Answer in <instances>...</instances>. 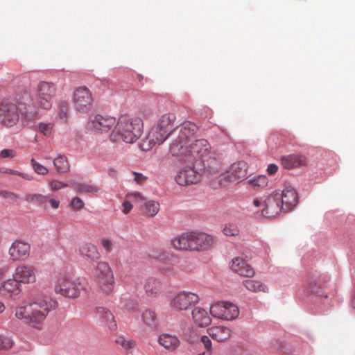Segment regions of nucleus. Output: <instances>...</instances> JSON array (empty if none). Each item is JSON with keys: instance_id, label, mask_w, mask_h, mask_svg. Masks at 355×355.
Listing matches in <instances>:
<instances>
[{"instance_id": "obj_1", "label": "nucleus", "mask_w": 355, "mask_h": 355, "mask_svg": "<svg viewBox=\"0 0 355 355\" xmlns=\"http://www.w3.org/2000/svg\"><path fill=\"white\" fill-rule=\"evenodd\" d=\"M56 305L57 302L50 297L38 298L27 306L17 307L15 309V315L25 323L39 328L49 312L54 309Z\"/></svg>"}, {"instance_id": "obj_2", "label": "nucleus", "mask_w": 355, "mask_h": 355, "mask_svg": "<svg viewBox=\"0 0 355 355\" xmlns=\"http://www.w3.org/2000/svg\"><path fill=\"white\" fill-rule=\"evenodd\" d=\"M144 132V123L141 118L121 116L109 135L113 143L123 141L133 144L141 137Z\"/></svg>"}, {"instance_id": "obj_3", "label": "nucleus", "mask_w": 355, "mask_h": 355, "mask_svg": "<svg viewBox=\"0 0 355 355\" xmlns=\"http://www.w3.org/2000/svg\"><path fill=\"white\" fill-rule=\"evenodd\" d=\"M88 282L84 277L71 279L69 277L63 275L56 280L53 291L62 297L69 299H76L80 296L83 291H86Z\"/></svg>"}, {"instance_id": "obj_4", "label": "nucleus", "mask_w": 355, "mask_h": 355, "mask_svg": "<svg viewBox=\"0 0 355 355\" xmlns=\"http://www.w3.org/2000/svg\"><path fill=\"white\" fill-rule=\"evenodd\" d=\"M92 276L101 291L106 295L113 293L114 277L113 271L106 261H99L94 267Z\"/></svg>"}, {"instance_id": "obj_5", "label": "nucleus", "mask_w": 355, "mask_h": 355, "mask_svg": "<svg viewBox=\"0 0 355 355\" xmlns=\"http://www.w3.org/2000/svg\"><path fill=\"white\" fill-rule=\"evenodd\" d=\"M56 93L57 87L54 83L40 81L35 88L33 98L39 107L44 110H49L52 107Z\"/></svg>"}, {"instance_id": "obj_6", "label": "nucleus", "mask_w": 355, "mask_h": 355, "mask_svg": "<svg viewBox=\"0 0 355 355\" xmlns=\"http://www.w3.org/2000/svg\"><path fill=\"white\" fill-rule=\"evenodd\" d=\"M215 153L211 150V147L207 140L205 139H196L189 146L187 162L193 160L207 162L209 159L214 158Z\"/></svg>"}, {"instance_id": "obj_7", "label": "nucleus", "mask_w": 355, "mask_h": 355, "mask_svg": "<svg viewBox=\"0 0 355 355\" xmlns=\"http://www.w3.org/2000/svg\"><path fill=\"white\" fill-rule=\"evenodd\" d=\"M248 164L244 161L234 163L229 171L219 176V184L222 187H227L230 183L239 182L247 175Z\"/></svg>"}, {"instance_id": "obj_8", "label": "nucleus", "mask_w": 355, "mask_h": 355, "mask_svg": "<svg viewBox=\"0 0 355 355\" xmlns=\"http://www.w3.org/2000/svg\"><path fill=\"white\" fill-rule=\"evenodd\" d=\"M210 314L218 319L233 320L239 315V307L229 302H218L210 306Z\"/></svg>"}, {"instance_id": "obj_9", "label": "nucleus", "mask_w": 355, "mask_h": 355, "mask_svg": "<svg viewBox=\"0 0 355 355\" xmlns=\"http://www.w3.org/2000/svg\"><path fill=\"white\" fill-rule=\"evenodd\" d=\"M19 105L2 101L0 102V122L5 126L12 127L19 120Z\"/></svg>"}, {"instance_id": "obj_10", "label": "nucleus", "mask_w": 355, "mask_h": 355, "mask_svg": "<svg viewBox=\"0 0 355 355\" xmlns=\"http://www.w3.org/2000/svg\"><path fill=\"white\" fill-rule=\"evenodd\" d=\"M197 294L189 291H180L176 293L170 300V306L177 311L187 310L191 306L199 302Z\"/></svg>"}, {"instance_id": "obj_11", "label": "nucleus", "mask_w": 355, "mask_h": 355, "mask_svg": "<svg viewBox=\"0 0 355 355\" xmlns=\"http://www.w3.org/2000/svg\"><path fill=\"white\" fill-rule=\"evenodd\" d=\"M92 96L88 88L80 87L73 93L75 108L79 112L86 113L91 110Z\"/></svg>"}, {"instance_id": "obj_12", "label": "nucleus", "mask_w": 355, "mask_h": 355, "mask_svg": "<svg viewBox=\"0 0 355 355\" xmlns=\"http://www.w3.org/2000/svg\"><path fill=\"white\" fill-rule=\"evenodd\" d=\"M190 251H203L209 249L214 243L211 236L201 232H189Z\"/></svg>"}, {"instance_id": "obj_13", "label": "nucleus", "mask_w": 355, "mask_h": 355, "mask_svg": "<svg viewBox=\"0 0 355 355\" xmlns=\"http://www.w3.org/2000/svg\"><path fill=\"white\" fill-rule=\"evenodd\" d=\"M280 198L275 191L269 195L263 202V207L261 210V215L267 218L277 216L283 209Z\"/></svg>"}, {"instance_id": "obj_14", "label": "nucleus", "mask_w": 355, "mask_h": 355, "mask_svg": "<svg viewBox=\"0 0 355 355\" xmlns=\"http://www.w3.org/2000/svg\"><path fill=\"white\" fill-rule=\"evenodd\" d=\"M31 245L29 243L16 240L9 248L8 254L12 261H22L27 259L30 255Z\"/></svg>"}, {"instance_id": "obj_15", "label": "nucleus", "mask_w": 355, "mask_h": 355, "mask_svg": "<svg viewBox=\"0 0 355 355\" xmlns=\"http://www.w3.org/2000/svg\"><path fill=\"white\" fill-rule=\"evenodd\" d=\"M200 180V174L191 166L180 170L175 177L176 183L180 186L195 184L198 183Z\"/></svg>"}, {"instance_id": "obj_16", "label": "nucleus", "mask_w": 355, "mask_h": 355, "mask_svg": "<svg viewBox=\"0 0 355 355\" xmlns=\"http://www.w3.org/2000/svg\"><path fill=\"white\" fill-rule=\"evenodd\" d=\"M198 129V126L194 123L184 121L171 130V136L187 143L189 139L194 136Z\"/></svg>"}, {"instance_id": "obj_17", "label": "nucleus", "mask_w": 355, "mask_h": 355, "mask_svg": "<svg viewBox=\"0 0 355 355\" xmlns=\"http://www.w3.org/2000/svg\"><path fill=\"white\" fill-rule=\"evenodd\" d=\"M92 128L96 133L107 132L114 128L117 121L114 117L110 116L96 115L91 121Z\"/></svg>"}, {"instance_id": "obj_18", "label": "nucleus", "mask_w": 355, "mask_h": 355, "mask_svg": "<svg viewBox=\"0 0 355 355\" xmlns=\"http://www.w3.org/2000/svg\"><path fill=\"white\" fill-rule=\"evenodd\" d=\"M275 192L277 196H281V204L285 211L291 210L297 205L298 198L294 189L287 187L282 191H276Z\"/></svg>"}, {"instance_id": "obj_19", "label": "nucleus", "mask_w": 355, "mask_h": 355, "mask_svg": "<svg viewBox=\"0 0 355 355\" xmlns=\"http://www.w3.org/2000/svg\"><path fill=\"white\" fill-rule=\"evenodd\" d=\"M14 277L19 284H33L37 280L34 267L26 265L17 267Z\"/></svg>"}, {"instance_id": "obj_20", "label": "nucleus", "mask_w": 355, "mask_h": 355, "mask_svg": "<svg viewBox=\"0 0 355 355\" xmlns=\"http://www.w3.org/2000/svg\"><path fill=\"white\" fill-rule=\"evenodd\" d=\"M230 268L234 272L241 276L252 277L255 272L253 268L241 257H237L232 260Z\"/></svg>"}, {"instance_id": "obj_21", "label": "nucleus", "mask_w": 355, "mask_h": 355, "mask_svg": "<svg viewBox=\"0 0 355 355\" xmlns=\"http://www.w3.org/2000/svg\"><path fill=\"white\" fill-rule=\"evenodd\" d=\"M21 291V285L15 278L8 279L0 287V294L5 298H15Z\"/></svg>"}, {"instance_id": "obj_22", "label": "nucleus", "mask_w": 355, "mask_h": 355, "mask_svg": "<svg viewBox=\"0 0 355 355\" xmlns=\"http://www.w3.org/2000/svg\"><path fill=\"white\" fill-rule=\"evenodd\" d=\"M186 144L187 142L174 137L169 147L171 154L183 162H187L189 146H186Z\"/></svg>"}, {"instance_id": "obj_23", "label": "nucleus", "mask_w": 355, "mask_h": 355, "mask_svg": "<svg viewBox=\"0 0 355 355\" xmlns=\"http://www.w3.org/2000/svg\"><path fill=\"white\" fill-rule=\"evenodd\" d=\"M19 116H21V121L26 125L34 123L38 119L39 114L35 108L22 103L19 104Z\"/></svg>"}, {"instance_id": "obj_24", "label": "nucleus", "mask_w": 355, "mask_h": 355, "mask_svg": "<svg viewBox=\"0 0 355 355\" xmlns=\"http://www.w3.org/2000/svg\"><path fill=\"white\" fill-rule=\"evenodd\" d=\"M281 163L284 168L290 169L306 166L307 159L305 156L300 154L289 155L282 157Z\"/></svg>"}, {"instance_id": "obj_25", "label": "nucleus", "mask_w": 355, "mask_h": 355, "mask_svg": "<svg viewBox=\"0 0 355 355\" xmlns=\"http://www.w3.org/2000/svg\"><path fill=\"white\" fill-rule=\"evenodd\" d=\"M96 317L105 323L107 327L114 330L116 328L113 314L105 307H97L95 310Z\"/></svg>"}, {"instance_id": "obj_26", "label": "nucleus", "mask_w": 355, "mask_h": 355, "mask_svg": "<svg viewBox=\"0 0 355 355\" xmlns=\"http://www.w3.org/2000/svg\"><path fill=\"white\" fill-rule=\"evenodd\" d=\"M158 343L166 349L171 352L176 350L180 344V341L176 336L168 334L159 335L158 337Z\"/></svg>"}, {"instance_id": "obj_27", "label": "nucleus", "mask_w": 355, "mask_h": 355, "mask_svg": "<svg viewBox=\"0 0 355 355\" xmlns=\"http://www.w3.org/2000/svg\"><path fill=\"white\" fill-rule=\"evenodd\" d=\"M191 314L194 322L200 327H206L211 323V320L207 312L201 307H195Z\"/></svg>"}, {"instance_id": "obj_28", "label": "nucleus", "mask_w": 355, "mask_h": 355, "mask_svg": "<svg viewBox=\"0 0 355 355\" xmlns=\"http://www.w3.org/2000/svg\"><path fill=\"white\" fill-rule=\"evenodd\" d=\"M207 333L213 339L222 342L230 338L231 330L223 326H217L208 329Z\"/></svg>"}, {"instance_id": "obj_29", "label": "nucleus", "mask_w": 355, "mask_h": 355, "mask_svg": "<svg viewBox=\"0 0 355 355\" xmlns=\"http://www.w3.org/2000/svg\"><path fill=\"white\" fill-rule=\"evenodd\" d=\"M162 284L160 280L154 278H148L144 284V289L146 295L148 297H156L161 291Z\"/></svg>"}, {"instance_id": "obj_30", "label": "nucleus", "mask_w": 355, "mask_h": 355, "mask_svg": "<svg viewBox=\"0 0 355 355\" xmlns=\"http://www.w3.org/2000/svg\"><path fill=\"white\" fill-rule=\"evenodd\" d=\"M171 244L175 250H190L189 232L184 233L179 236L173 238L171 240Z\"/></svg>"}, {"instance_id": "obj_31", "label": "nucleus", "mask_w": 355, "mask_h": 355, "mask_svg": "<svg viewBox=\"0 0 355 355\" xmlns=\"http://www.w3.org/2000/svg\"><path fill=\"white\" fill-rule=\"evenodd\" d=\"M79 252L82 255L93 261H97L100 258V254L96 247L92 243H83L79 248Z\"/></svg>"}, {"instance_id": "obj_32", "label": "nucleus", "mask_w": 355, "mask_h": 355, "mask_svg": "<svg viewBox=\"0 0 355 355\" xmlns=\"http://www.w3.org/2000/svg\"><path fill=\"white\" fill-rule=\"evenodd\" d=\"M176 120V116L173 113H166L161 116L157 123V128L160 130H164L169 132Z\"/></svg>"}, {"instance_id": "obj_33", "label": "nucleus", "mask_w": 355, "mask_h": 355, "mask_svg": "<svg viewBox=\"0 0 355 355\" xmlns=\"http://www.w3.org/2000/svg\"><path fill=\"white\" fill-rule=\"evenodd\" d=\"M71 187L77 192L82 193H94L98 191V187L95 184L85 182H70Z\"/></svg>"}, {"instance_id": "obj_34", "label": "nucleus", "mask_w": 355, "mask_h": 355, "mask_svg": "<svg viewBox=\"0 0 355 355\" xmlns=\"http://www.w3.org/2000/svg\"><path fill=\"white\" fill-rule=\"evenodd\" d=\"M141 320L149 328L155 329L157 327L156 313L151 309H146L142 312Z\"/></svg>"}, {"instance_id": "obj_35", "label": "nucleus", "mask_w": 355, "mask_h": 355, "mask_svg": "<svg viewBox=\"0 0 355 355\" xmlns=\"http://www.w3.org/2000/svg\"><path fill=\"white\" fill-rule=\"evenodd\" d=\"M153 139L155 143L156 144H162L168 137L171 136V131L167 132L164 130H160L156 126L155 128L152 129V130L148 134Z\"/></svg>"}, {"instance_id": "obj_36", "label": "nucleus", "mask_w": 355, "mask_h": 355, "mask_svg": "<svg viewBox=\"0 0 355 355\" xmlns=\"http://www.w3.org/2000/svg\"><path fill=\"white\" fill-rule=\"evenodd\" d=\"M55 123L53 121L40 122L37 125V130L45 137H51L54 133Z\"/></svg>"}, {"instance_id": "obj_37", "label": "nucleus", "mask_w": 355, "mask_h": 355, "mask_svg": "<svg viewBox=\"0 0 355 355\" xmlns=\"http://www.w3.org/2000/svg\"><path fill=\"white\" fill-rule=\"evenodd\" d=\"M53 164L60 173H66L69 171V164L64 156L59 155L53 159Z\"/></svg>"}, {"instance_id": "obj_38", "label": "nucleus", "mask_w": 355, "mask_h": 355, "mask_svg": "<svg viewBox=\"0 0 355 355\" xmlns=\"http://www.w3.org/2000/svg\"><path fill=\"white\" fill-rule=\"evenodd\" d=\"M159 210V204L153 200L146 202L144 205V213L150 216H155Z\"/></svg>"}, {"instance_id": "obj_39", "label": "nucleus", "mask_w": 355, "mask_h": 355, "mask_svg": "<svg viewBox=\"0 0 355 355\" xmlns=\"http://www.w3.org/2000/svg\"><path fill=\"white\" fill-rule=\"evenodd\" d=\"M243 284L249 291L252 292L264 291L265 286L258 281L247 279L243 281Z\"/></svg>"}, {"instance_id": "obj_40", "label": "nucleus", "mask_w": 355, "mask_h": 355, "mask_svg": "<svg viewBox=\"0 0 355 355\" xmlns=\"http://www.w3.org/2000/svg\"><path fill=\"white\" fill-rule=\"evenodd\" d=\"M69 107L65 101H60L58 105V117L63 122L66 123L68 119Z\"/></svg>"}, {"instance_id": "obj_41", "label": "nucleus", "mask_w": 355, "mask_h": 355, "mask_svg": "<svg viewBox=\"0 0 355 355\" xmlns=\"http://www.w3.org/2000/svg\"><path fill=\"white\" fill-rule=\"evenodd\" d=\"M248 184L253 189L263 188L268 184V179L265 175H259L254 179L250 180Z\"/></svg>"}, {"instance_id": "obj_42", "label": "nucleus", "mask_w": 355, "mask_h": 355, "mask_svg": "<svg viewBox=\"0 0 355 355\" xmlns=\"http://www.w3.org/2000/svg\"><path fill=\"white\" fill-rule=\"evenodd\" d=\"M115 342L117 345L121 346L126 351L132 350L136 345L135 341L132 340H126L123 336L118 337Z\"/></svg>"}, {"instance_id": "obj_43", "label": "nucleus", "mask_w": 355, "mask_h": 355, "mask_svg": "<svg viewBox=\"0 0 355 355\" xmlns=\"http://www.w3.org/2000/svg\"><path fill=\"white\" fill-rule=\"evenodd\" d=\"M25 199L28 202L43 205L47 202L48 197L42 194H28Z\"/></svg>"}, {"instance_id": "obj_44", "label": "nucleus", "mask_w": 355, "mask_h": 355, "mask_svg": "<svg viewBox=\"0 0 355 355\" xmlns=\"http://www.w3.org/2000/svg\"><path fill=\"white\" fill-rule=\"evenodd\" d=\"M223 232L227 236H236L239 234L240 231L237 225L229 223L224 225Z\"/></svg>"}, {"instance_id": "obj_45", "label": "nucleus", "mask_w": 355, "mask_h": 355, "mask_svg": "<svg viewBox=\"0 0 355 355\" xmlns=\"http://www.w3.org/2000/svg\"><path fill=\"white\" fill-rule=\"evenodd\" d=\"M306 290L308 293L320 295L322 294L320 284L315 280L311 281L308 283Z\"/></svg>"}, {"instance_id": "obj_46", "label": "nucleus", "mask_w": 355, "mask_h": 355, "mask_svg": "<svg viewBox=\"0 0 355 355\" xmlns=\"http://www.w3.org/2000/svg\"><path fill=\"white\" fill-rule=\"evenodd\" d=\"M155 145H156V144L153 139L148 135V137L139 144V146L141 150L147 151L151 149Z\"/></svg>"}, {"instance_id": "obj_47", "label": "nucleus", "mask_w": 355, "mask_h": 355, "mask_svg": "<svg viewBox=\"0 0 355 355\" xmlns=\"http://www.w3.org/2000/svg\"><path fill=\"white\" fill-rule=\"evenodd\" d=\"M31 163L35 172L37 174L46 175L48 173L49 170L40 163L37 162L33 158L31 159Z\"/></svg>"}, {"instance_id": "obj_48", "label": "nucleus", "mask_w": 355, "mask_h": 355, "mask_svg": "<svg viewBox=\"0 0 355 355\" xmlns=\"http://www.w3.org/2000/svg\"><path fill=\"white\" fill-rule=\"evenodd\" d=\"M125 198L131 200V202L138 203L143 202L146 200L145 198L139 192L128 193L126 195Z\"/></svg>"}, {"instance_id": "obj_49", "label": "nucleus", "mask_w": 355, "mask_h": 355, "mask_svg": "<svg viewBox=\"0 0 355 355\" xmlns=\"http://www.w3.org/2000/svg\"><path fill=\"white\" fill-rule=\"evenodd\" d=\"M12 346L13 342L10 338L0 336V350H8Z\"/></svg>"}, {"instance_id": "obj_50", "label": "nucleus", "mask_w": 355, "mask_h": 355, "mask_svg": "<svg viewBox=\"0 0 355 355\" xmlns=\"http://www.w3.org/2000/svg\"><path fill=\"white\" fill-rule=\"evenodd\" d=\"M71 205L73 209L77 210H80L84 207L83 201L78 197L73 198L71 200Z\"/></svg>"}, {"instance_id": "obj_51", "label": "nucleus", "mask_w": 355, "mask_h": 355, "mask_svg": "<svg viewBox=\"0 0 355 355\" xmlns=\"http://www.w3.org/2000/svg\"><path fill=\"white\" fill-rule=\"evenodd\" d=\"M68 184L63 183L62 182L58 180H53L50 182V187L52 190L56 191L61 188H64L68 187Z\"/></svg>"}, {"instance_id": "obj_52", "label": "nucleus", "mask_w": 355, "mask_h": 355, "mask_svg": "<svg viewBox=\"0 0 355 355\" xmlns=\"http://www.w3.org/2000/svg\"><path fill=\"white\" fill-rule=\"evenodd\" d=\"M16 152L12 149H3L0 153V157L2 158H13Z\"/></svg>"}, {"instance_id": "obj_53", "label": "nucleus", "mask_w": 355, "mask_h": 355, "mask_svg": "<svg viewBox=\"0 0 355 355\" xmlns=\"http://www.w3.org/2000/svg\"><path fill=\"white\" fill-rule=\"evenodd\" d=\"M101 244L106 252H110L112 251V243L110 240L103 239L101 241Z\"/></svg>"}, {"instance_id": "obj_54", "label": "nucleus", "mask_w": 355, "mask_h": 355, "mask_svg": "<svg viewBox=\"0 0 355 355\" xmlns=\"http://www.w3.org/2000/svg\"><path fill=\"white\" fill-rule=\"evenodd\" d=\"M122 205L123 207V212L125 214H127L128 213H129L131 211V209H132L131 200H128L127 198L125 199V200H124Z\"/></svg>"}, {"instance_id": "obj_55", "label": "nucleus", "mask_w": 355, "mask_h": 355, "mask_svg": "<svg viewBox=\"0 0 355 355\" xmlns=\"http://www.w3.org/2000/svg\"><path fill=\"white\" fill-rule=\"evenodd\" d=\"M146 180V177H145L141 173H134V180L139 184H143Z\"/></svg>"}, {"instance_id": "obj_56", "label": "nucleus", "mask_w": 355, "mask_h": 355, "mask_svg": "<svg viewBox=\"0 0 355 355\" xmlns=\"http://www.w3.org/2000/svg\"><path fill=\"white\" fill-rule=\"evenodd\" d=\"M252 206L254 207V209H252V210L256 213H259V211L261 212V209H259V207H263V204L259 199H254V200H253V202H252Z\"/></svg>"}, {"instance_id": "obj_57", "label": "nucleus", "mask_w": 355, "mask_h": 355, "mask_svg": "<svg viewBox=\"0 0 355 355\" xmlns=\"http://www.w3.org/2000/svg\"><path fill=\"white\" fill-rule=\"evenodd\" d=\"M201 341L202 343H203L205 347L208 350H211V342L210 340V339L209 338L208 336H202L201 338Z\"/></svg>"}, {"instance_id": "obj_58", "label": "nucleus", "mask_w": 355, "mask_h": 355, "mask_svg": "<svg viewBox=\"0 0 355 355\" xmlns=\"http://www.w3.org/2000/svg\"><path fill=\"white\" fill-rule=\"evenodd\" d=\"M278 166L274 164H271L268 166V172L269 174H274L277 171Z\"/></svg>"}, {"instance_id": "obj_59", "label": "nucleus", "mask_w": 355, "mask_h": 355, "mask_svg": "<svg viewBox=\"0 0 355 355\" xmlns=\"http://www.w3.org/2000/svg\"><path fill=\"white\" fill-rule=\"evenodd\" d=\"M50 202V204L51 205V207L53 208V209H57L59 207V205H60V202L56 200H54V199H51L49 200Z\"/></svg>"}, {"instance_id": "obj_60", "label": "nucleus", "mask_w": 355, "mask_h": 355, "mask_svg": "<svg viewBox=\"0 0 355 355\" xmlns=\"http://www.w3.org/2000/svg\"><path fill=\"white\" fill-rule=\"evenodd\" d=\"M4 173H9V174H12V175H18L19 176H21L24 178V176L21 175V173L19 172H17L16 171H14V170H12V169H6L5 171H3Z\"/></svg>"}, {"instance_id": "obj_61", "label": "nucleus", "mask_w": 355, "mask_h": 355, "mask_svg": "<svg viewBox=\"0 0 355 355\" xmlns=\"http://www.w3.org/2000/svg\"><path fill=\"white\" fill-rule=\"evenodd\" d=\"M8 272V267L4 266L0 268V277L4 276Z\"/></svg>"}, {"instance_id": "obj_62", "label": "nucleus", "mask_w": 355, "mask_h": 355, "mask_svg": "<svg viewBox=\"0 0 355 355\" xmlns=\"http://www.w3.org/2000/svg\"><path fill=\"white\" fill-rule=\"evenodd\" d=\"M6 307L3 302H0V313H3L5 310Z\"/></svg>"}]
</instances>
